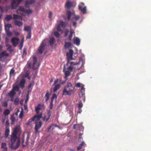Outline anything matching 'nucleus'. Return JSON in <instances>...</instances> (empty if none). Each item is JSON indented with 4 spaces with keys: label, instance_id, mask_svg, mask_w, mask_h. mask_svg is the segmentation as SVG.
Listing matches in <instances>:
<instances>
[{
    "label": "nucleus",
    "instance_id": "nucleus-1",
    "mask_svg": "<svg viewBox=\"0 0 151 151\" xmlns=\"http://www.w3.org/2000/svg\"><path fill=\"white\" fill-rule=\"evenodd\" d=\"M10 141L11 143V148L15 150L17 149L20 145V140L17 138V136L11 135Z\"/></svg>",
    "mask_w": 151,
    "mask_h": 151
},
{
    "label": "nucleus",
    "instance_id": "nucleus-2",
    "mask_svg": "<svg viewBox=\"0 0 151 151\" xmlns=\"http://www.w3.org/2000/svg\"><path fill=\"white\" fill-rule=\"evenodd\" d=\"M74 89V88L71 83H67L66 86L64 88L62 95L70 96L73 92Z\"/></svg>",
    "mask_w": 151,
    "mask_h": 151
},
{
    "label": "nucleus",
    "instance_id": "nucleus-3",
    "mask_svg": "<svg viewBox=\"0 0 151 151\" xmlns=\"http://www.w3.org/2000/svg\"><path fill=\"white\" fill-rule=\"evenodd\" d=\"M51 112L50 110H48L46 114H44V116L42 117V120L45 122L48 121L51 116Z\"/></svg>",
    "mask_w": 151,
    "mask_h": 151
},
{
    "label": "nucleus",
    "instance_id": "nucleus-4",
    "mask_svg": "<svg viewBox=\"0 0 151 151\" xmlns=\"http://www.w3.org/2000/svg\"><path fill=\"white\" fill-rule=\"evenodd\" d=\"M46 44L44 40H43L40 43V45L38 49V53L40 54H42L44 50V47Z\"/></svg>",
    "mask_w": 151,
    "mask_h": 151
},
{
    "label": "nucleus",
    "instance_id": "nucleus-5",
    "mask_svg": "<svg viewBox=\"0 0 151 151\" xmlns=\"http://www.w3.org/2000/svg\"><path fill=\"white\" fill-rule=\"evenodd\" d=\"M21 133V128L19 126H16L14 128L11 135L17 136V134H20Z\"/></svg>",
    "mask_w": 151,
    "mask_h": 151
},
{
    "label": "nucleus",
    "instance_id": "nucleus-6",
    "mask_svg": "<svg viewBox=\"0 0 151 151\" xmlns=\"http://www.w3.org/2000/svg\"><path fill=\"white\" fill-rule=\"evenodd\" d=\"M73 51L72 49H70L68 52L67 53L66 56L68 57L67 63L66 65H67L69 63V60H72L73 59Z\"/></svg>",
    "mask_w": 151,
    "mask_h": 151
},
{
    "label": "nucleus",
    "instance_id": "nucleus-7",
    "mask_svg": "<svg viewBox=\"0 0 151 151\" xmlns=\"http://www.w3.org/2000/svg\"><path fill=\"white\" fill-rule=\"evenodd\" d=\"M42 125V123L41 121H36L35 126V133H37L38 132V129L41 127Z\"/></svg>",
    "mask_w": 151,
    "mask_h": 151
},
{
    "label": "nucleus",
    "instance_id": "nucleus-8",
    "mask_svg": "<svg viewBox=\"0 0 151 151\" xmlns=\"http://www.w3.org/2000/svg\"><path fill=\"white\" fill-rule=\"evenodd\" d=\"M19 39L16 37H14L12 38L11 42L14 47H16L19 42Z\"/></svg>",
    "mask_w": 151,
    "mask_h": 151
},
{
    "label": "nucleus",
    "instance_id": "nucleus-9",
    "mask_svg": "<svg viewBox=\"0 0 151 151\" xmlns=\"http://www.w3.org/2000/svg\"><path fill=\"white\" fill-rule=\"evenodd\" d=\"M30 138V135H29L28 133H27V135L26 139V141L25 142V144H24V143L25 140V137L24 135L22 139V144L23 147H24L26 145H27L28 144V141Z\"/></svg>",
    "mask_w": 151,
    "mask_h": 151
},
{
    "label": "nucleus",
    "instance_id": "nucleus-10",
    "mask_svg": "<svg viewBox=\"0 0 151 151\" xmlns=\"http://www.w3.org/2000/svg\"><path fill=\"white\" fill-rule=\"evenodd\" d=\"M75 6L74 3L73 2H70L69 0H67L65 4V7L68 9H69Z\"/></svg>",
    "mask_w": 151,
    "mask_h": 151
},
{
    "label": "nucleus",
    "instance_id": "nucleus-11",
    "mask_svg": "<svg viewBox=\"0 0 151 151\" xmlns=\"http://www.w3.org/2000/svg\"><path fill=\"white\" fill-rule=\"evenodd\" d=\"M42 113H40V114H37V115H35L31 119L32 121H34L35 119H37L36 121H39L40 119L42 117Z\"/></svg>",
    "mask_w": 151,
    "mask_h": 151
},
{
    "label": "nucleus",
    "instance_id": "nucleus-12",
    "mask_svg": "<svg viewBox=\"0 0 151 151\" xmlns=\"http://www.w3.org/2000/svg\"><path fill=\"white\" fill-rule=\"evenodd\" d=\"M26 80L23 78H22L19 84V86L22 88L23 89L25 87L26 83Z\"/></svg>",
    "mask_w": 151,
    "mask_h": 151
},
{
    "label": "nucleus",
    "instance_id": "nucleus-13",
    "mask_svg": "<svg viewBox=\"0 0 151 151\" xmlns=\"http://www.w3.org/2000/svg\"><path fill=\"white\" fill-rule=\"evenodd\" d=\"M12 8V9H16L19 4L17 1L13 0L11 2Z\"/></svg>",
    "mask_w": 151,
    "mask_h": 151
},
{
    "label": "nucleus",
    "instance_id": "nucleus-14",
    "mask_svg": "<svg viewBox=\"0 0 151 151\" xmlns=\"http://www.w3.org/2000/svg\"><path fill=\"white\" fill-rule=\"evenodd\" d=\"M25 10L26 9L24 7L20 6L18 9L17 10V12L18 14H23L25 13Z\"/></svg>",
    "mask_w": 151,
    "mask_h": 151
},
{
    "label": "nucleus",
    "instance_id": "nucleus-15",
    "mask_svg": "<svg viewBox=\"0 0 151 151\" xmlns=\"http://www.w3.org/2000/svg\"><path fill=\"white\" fill-rule=\"evenodd\" d=\"M75 12L73 11L72 12L70 10H68L66 12V15L67 16V19L68 20H69L70 19V17L72 14H74Z\"/></svg>",
    "mask_w": 151,
    "mask_h": 151
},
{
    "label": "nucleus",
    "instance_id": "nucleus-16",
    "mask_svg": "<svg viewBox=\"0 0 151 151\" xmlns=\"http://www.w3.org/2000/svg\"><path fill=\"white\" fill-rule=\"evenodd\" d=\"M65 65H64V68L63 69V72H65V76H64V78L66 80L67 79V77L68 76H70V72L69 71H65Z\"/></svg>",
    "mask_w": 151,
    "mask_h": 151
},
{
    "label": "nucleus",
    "instance_id": "nucleus-17",
    "mask_svg": "<svg viewBox=\"0 0 151 151\" xmlns=\"http://www.w3.org/2000/svg\"><path fill=\"white\" fill-rule=\"evenodd\" d=\"M82 90H84V88L83 87H81V91H80L79 92V94L80 98H81V97H83V101H84L85 100V97L84 96V95L82 91Z\"/></svg>",
    "mask_w": 151,
    "mask_h": 151
},
{
    "label": "nucleus",
    "instance_id": "nucleus-18",
    "mask_svg": "<svg viewBox=\"0 0 151 151\" xmlns=\"http://www.w3.org/2000/svg\"><path fill=\"white\" fill-rule=\"evenodd\" d=\"M30 73L29 71L27 70L23 76V77L27 78L28 80H30L31 79V77L29 76Z\"/></svg>",
    "mask_w": 151,
    "mask_h": 151
},
{
    "label": "nucleus",
    "instance_id": "nucleus-19",
    "mask_svg": "<svg viewBox=\"0 0 151 151\" xmlns=\"http://www.w3.org/2000/svg\"><path fill=\"white\" fill-rule=\"evenodd\" d=\"M14 23L16 26L19 27H21L23 24V23L22 22L17 20L14 21Z\"/></svg>",
    "mask_w": 151,
    "mask_h": 151
},
{
    "label": "nucleus",
    "instance_id": "nucleus-20",
    "mask_svg": "<svg viewBox=\"0 0 151 151\" xmlns=\"http://www.w3.org/2000/svg\"><path fill=\"white\" fill-rule=\"evenodd\" d=\"M44 106V104L41 105L40 104H38L37 106L35 108V111L37 114H38L41 107Z\"/></svg>",
    "mask_w": 151,
    "mask_h": 151
},
{
    "label": "nucleus",
    "instance_id": "nucleus-21",
    "mask_svg": "<svg viewBox=\"0 0 151 151\" xmlns=\"http://www.w3.org/2000/svg\"><path fill=\"white\" fill-rule=\"evenodd\" d=\"M80 39L77 37L73 38V43L77 45H79L80 44Z\"/></svg>",
    "mask_w": 151,
    "mask_h": 151
},
{
    "label": "nucleus",
    "instance_id": "nucleus-22",
    "mask_svg": "<svg viewBox=\"0 0 151 151\" xmlns=\"http://www.w3.org/2000/svg\"><path fill=\"white\" fill-rule=\"evenodd\" d=\"M55 39L54 37H52L50 39L49 43L51 46H53L54 43L55 42Z\"/></svg>",
    "mask_w": 151,
    "mask_h": 151
},
{
    "label": "nucleus",
    "instance_id": "nucleus-23",
    "mask_svg": "<svg viewBox=\"0 0 151 151\" xmlns=\"http://www.w3.org/2000/svg\"><path fill=\"white\" fill-rule=\"evenodd\" d=\"M33 63L32 65V68L34 70L36 69V68L35 67V65L37 62V59L36 57L35 56H33Z\"/></svg>",
    "mask_w": 151,
    "mask_h": 151
},
{
    "label": "nucleus",
    "instance_id": "nucleus-24",
    "mask_svg": "<svg viewBox=\"0 0 151 151\" xmlns=\"http://www.w3.org/2000/svg\"><path fill=\"white\" fill-rule=\"evenodd\" d=\"M22 17L21 16H19L16 14H13V19L16 20L17 19H19L22 20Z\"/></svg>",
    "mask_w": 151,
    "mask_h": 151
},
{
    "label": "nucleus",
    "instance_id": "nucleus-25",
    "mask_svg": "<svg viewBox=\"0 0 151 151\" xmlns=\"http://www.w3.org/2000/svg\"><path fill=\"white\" fill-rule=\"evenodd\" d=\"M10 130L9 128H6L5 129L4 133V137L7 138L9 135Z\"/></svg>",
    "mask_w": 151,
    "mask_h": 151
},
{
    "label": "nucleus",
    "instance_id": "nucleus-26",
    "mask_svg": "<svg viewBox=\"0 0 151 151\" xmlns=\"http://www.w3.org/2000/svg\"><path fill=\"white\" fill-rule=\"evenodd\" d=\"M60 87V85L59 84H58L55 86L54 87L53 91V92H55L57 91L59 89Z\"/></svg>",
    "mask_w": 151,
    "mask_h": 151
},
{
    "label": "nucleus",
    "instance_id": "nucleus-27",
    "mask_svg": "<svg viewBox=\"0 0 151 151\" xmlns=\"http://www.w3.org/2000/svg\"><path fill=\"white\" fill-rule=\"evenodd\" d=\"M5 30L6 32L9 31L10 28L12 27L11 24H9L5 25Z\"/></svg>",
    "mask_w": 151,
    "mask_h": 151
},
{
    "label": "nucleus",
    "instance_id": "nucleus-28",
    "mask_svg": "<svg viewBox=\"0 0 151 151\" xmlns=\"http://www.w3.org/2000/svg\"><path fill=\"white\" fill-rule=\"evenodd\" d=\"M72 45L71 43L70 42H65V44L64 45L65 48V49H67L70 47Z\"/></svg>",
    "mask_w": 151,
    "mask_h": 151
},
{
    "label": "nucleus",
    "instance_id": "nucleus-29",
    "mask_svg": "<svg viewBox=\"0 0 151 151\" xmlns=\"http://www.w3.org/2000/svg\"><path fill=\"white\" fill-rule=\"evenodd\" d=\"M74 33V32L73 30L71 29L70 31V35L68 36V39L69 40L71 41L72 40V38L73 35V34Z\"/></svg>",
    "mask_w": 151,
    "mask_h": 151
},
{
    "label": "nucleus",
    "instance_id": "nucleus-30",
    "mask_svg": "<svg viewBox=\"0 0 151 151\" xmlns=\"http://www.w3.org/2000/svg\"><path fill=\"white\" fill-rule=\"evenodd\" d=\"M79 9L81 11L83 12V14H85L86 13V7L85 6L82 8L81 6H79Z\"/></svg>",
    "mask_w": 151,
    "mask_h": 151
},
{
    "label": "nucleus",
    "instance_id": "nucleus-31",
    "mask_svg": "<svg viewBox=\"0 0 151 151\" xmlns=\"http://www.w3.org/2000/svg\"><path fill=\"white\" fill-rule=\"evenodd\" d=\"M10 120L11 121V124H14V123L15 122V118L14 116V114H13L12 115L10 118Z\"/></svg>",
    "mask_w": 151,
    "mask_h": 151
},
{
    "label": "nucleus",
    "instance_id": "nucleus-32",
    "mask_svg": "<svg viewBox=\"0 0 151 151\" xmlns=\"http://www.w3.org/2000/svg\"><path fill=\"white\" fill-rule=\"evenodd\" d=\"M16 92L13 90H12L8 93V95L10 96H14L15 95Z\"/></svg>",
    "mask_w": 151,
    "mask_h": 151
},
{
    "label": "nucleus",
    "instance_id": "nucleus-33",
    "mask_svg": "<svg viewBox=\"0 0 151 151\" xmlns=\"http://www.w3.org/2000/svg\"><path fill=\"white\" fill-rule=\"evenodd\" d=\"M60 24L63 29H65L66 26V24L62 21H60Z\"/></svg>",
    "mask_w": 151,
    "mask_h": 151
},
{
    "label": "nucleus",
    "instance_id": "nucleus-34",
    "mask_svg": "<svg viewBox=\"0 0 151 151\" xmlns=\"http://www.w3.org/2000/svg\"><path fill=\"white\" fill-rule=\"evenodd\" d=\"M16 74L15 70L14 68H12L10 70L9 73L10 77H11L12 75H15Z\"/></svg>",
    "mask_w": 151,
    "mask_h": 151
},
{
    "label": "nucleus",
    "instance_id": "nucleus-35",
    "mask_svg": "<svg viewBox=\"0 0 151 151\" xmlns=\"http://www.w3.org/2000/svg\"><path fill=\"white\" fill-rule=\"evenodd\" d=\"M49 95H50L49 94V91H47L46 92L45 96V101L46 102H47L48 99H49Z\"/></svg>",
    "mask_w": 151,
    "mask_h": 151
},
{
    "label": "nucleus",
    "instance_id": "nucleus-36",
    "mask_svg": "<svg viewBox=\"0 0 151 151\" xmlns=\"http://www.w3.org/2000/svg\"><path fill=\"white\" fill-rule=\"evenodd\" d=\"M12 18V16L10 14L6 15L5 17V19L7 21H9V20L11 19Z\"/></svg>",
    "mask_w": 151,
    "mask_h": 151
},
{
    "label": "nucleus",
    "instance_id": "nucleus-37",
    "mask_svg": "<svg viewBox=\"0 0 151 151\" xmlns=\"http://www.w3.org/2000/svg\"><path fill=\"white\" fill-rule=\"evenodd\" d=\"M10 111L9 109H6L4 110V114L6 115L7 116L10 113Z\"/></svg>",
    "mask_w": 151,
    "mask_h": 151
},
{
    "label": "nucleus",
    "instance_id": "nucleus-38",
    "mask_svg": "<svg viewBox=\"0 0 151 151\" xmlns=\"http://www.w3.org/2000/svg\"><path fill=\"white\" fill-rule=\"evenodd\" d=\"M24 30L27 32H28L30 30L31 31V27L28 26H24Z\"/></svg>",
    "mask_w": 151,
    "mask_h": 151
},
{
    "label": "nucleus",
    "instance_id": "nucleus-39",
    "mask_svg": "<svg viewBox=\"0 0 151 151\" xmlns=\"http://www.w3.org/2000/svg\"><path fill=\"white\" fill-rule=\"evenodd\" d=\"M84 142L82 141L81 143L77 147V150L78 151L81 149L82 147L83 146V145Z\"/></svg>",
    "mask_w": 151,
    "mask_h": 151
},
{
    "label": "nucleus",
    "instance_id": "nucleus-40",
    "mask_svg": "<svg viewBox=\"0 0 151 151\" xmlns=\"http://www.w3.org/2000/svg\"><path fill=\"white\" fill-rule=\"evenodd\" d=\"M12 90L16 91H18L19 90V88L17 85H15V86H13L12 89Z\"/></svg>",
    "mask_w": 151,
    "mask_h": 151
},
{
    "label": "nucleus",
    "instance_id": "nucleus-41",
    "mask_svg": "<svg viewBox=\"0 0 151 151\" xmlns=\"http://www.w3.org/2000/svg\"><path fill=\"white\" fill-rule=\"evenodd\" d=\"M1 55L4 56H8L9 55V53L7 52L6 51H4L1 52Z\"/></svg>",
    "mask_w": 151,
    "mask_h": 151
},
{
    "label": "nucleus",
    "instance_id": "nucleus-42",
    "mask_svg": "<svg viewBox=\"0 0 151 151\" xmlns=\"http://www.w3.org/2000/svg\"><path fill=\"white\" fill-rule=\"evenodd\" d=\"M24 116V111L22 108L21 109V110L20 111V113L19 115V117L20 118H22Z\"/></svg>",
    "mask_w": 151,
    "mask_h": 151
},
{
    "label": "nucleus",
    "instance_id": "nucleus-43",
    "mask_svg": "<svg viewBox=\"0 0 151 151\" xmlns=\"http://www.w3.org/2000/svg\"><path fill=\"white\" fill-rule=\"evenodd\" d=\"M0 59L2 62H5L6 60V58L5 56L1 55L0 56Z\"/></svg>",
    "mask_w": 151,
    "mask_h": 151
},
{
    "label": "nucleus",
    "instance_id": "nucleus-44",
    "mask_svg": "<svg viewBox=\"0 0 151 151\" xmlns=\"http://www.w3.org/2000/svg\"><path fill=\"white\" fill-rule=\"evenodd\" d=\"M19 98H17L15 99L14 100V104L16 105H18L19 104Z\"/></svg>",
    "mask_w": 151,
    "mask_h": 151
},
{
    "label": "nucleus",
    "instance_id": "nucleus-45",
    "mask_svg": "<svg viewBox=\"0 0 151 151\" xmlns=\"http://www.w3.org/2000/svg\"><path fill=\"white\" fill-rule=\"evenodd\" d=\"M1 147L4 148V149H7V148L6 147V144L5 143H2L1 145Z\"/></svg>",
    "mask_w": 151,
    "mask_h": 151
},
{
    "label": "nucleus",
    "instance_id": "nucleus-46",
    "mask_svg": "<svg viewBox=\"0 0 151 151\" xmlns=\"http://www.w3.org/2000/svg\"><path fill=\"white\" fill-rule=\"evenodd\" d=\"M54 35L56 37L58 38L60 37V34L57 31L55 32H54Z\"/></svg>",
    "mask_w": 151,
    "mask_h": 151
},
{
    "label": "nucleus",
    "instance_id": "nucleus-47",
    "mask_svg": "<svg viewBox=\"0 0 151 151\" xmlns=\"http://www.w3.org/2000/svg\"><path fill=\"white\" fill-rule=\"evenodd\" d=\"M54 126L55 127H58L59 129H60V130H61V129H63V128L62 127H60L59 126H58L55 124H52V125L51 126Z\"/></svg>",
    "mask_w": 151,
    "mask_h": 151
},
{
    "label": "nucleus",
    "instance_id": "nucleus-48",
    "mask_svg": "<svg viewBox=\"0 0 151 151\" xmlns=\"http://www.w3.org/2000/svg\"><path fill=\"white\" fill-rule=\"evenodd\" d=\"M31 31L30 30L29 31V33H28L27 36L26 37L27 39H29L31 38Z\"/></svg>",
    "mask_w": 151,
    "mask_h": 151
},
{
    "label": "nucleus",
    "instance_id": "nucleus-49",
    "mask_svg": "<svg viewBox=\"0 0 151 151\" xmlns=\"http://www.w3.org/2000/svg\"><path fill=\"white\" fill-rule=\"evenodd\" d=\"M2 104L3 106L4 107H6L8 106V102L6 101L2 102Z\"/></svg>",
    "mask_w": 151,
    "mask_h": 151
},
{
    "label": "nucleus",
    "instance_id": "nucleus-50",
    "mask_svg": "<svg viewBox=\"0 0 151 151\" xmlns=\"http://www.w3.org/2000/svg\"><path fill=\"white\" fill-rule=\"evenodd\" d=\"M61 26H60V24H58V26L57 27V28H56L57 30L58 31H60V32H61L62 31V29L61 28Z\"/></svg>",
    "mask_w": 151,
    "mask_h": 151
},
{
    "label": "nucleus",
    "instance_id": "nucleus-51",
    "mask_svg": "<svg viewBox=\"0 0 151 151\" xmlns=\"http://www.w3.org/2000/svg\"><path fill=\"white\" fill-rule=\"evenodd\" d=\"M67 69L68 71L70 72H72L73 71V67L72 65H70L68 68Z\"/></svg>",
    "mask_w": 151,
    "mask_h": 151
},
{
    "label": "nucleus",
    "instance_id": "nucleus-52",
    "mask_svg": "<svg viewBox=\"0 0 151 151\" xmlns=\"http://www.w3.org/2000/svg\"><path fill=\"white\" fill-rule=\"evenodd\" d=\"M3 12V9L2 7H0V19H1L2 17V13Z\"/></svg>",
    "mask_w": 151,
    "mask_h": 151
},
{
    "label": "nucleus",
    "instance_id": "nucleus-53",
    "mask_svg": "<svg viewBox=\"0 0 151 151\" xmlns=\"http://www.w3.org/2000/svg\"><path fill=\"white\" fill-rule=\"evenodd\" d=\"M83 106V104L81 101H79L78 104V107L81 108Z\"/></svg>",
    "mask_w": 151,
    "mask_h": 151
},
{
    "label": "nucleus",
    "instance_id": "nucleus-54",
    "mask_svg": "<svg viewBox=\"0 0 151 151\" xmlns=\"http://www.w3.org/2000/svg\"><path fill=\"white\" fill-rule=\"evenodd\" d=\"M69 31L67 29H66L64 32V37H66L68 36Z\"/></svg>",
    "mask_w": 151,
    "mask_h": 151
},
{
    "label": "nucleus",
    "instance_id": "nucleus-55",
    "mask_svg": "<svg viewBox=\"0 0 151 151\" xmlns=\"http://www.w3.org/2000/svg\"><path fill=\"white\" fill-rule=\"evenodd\" d=\"M6 32L8 37H10L12 35V32L9 31H6Z\"/></svg>",
    "mask_w": 151,
    "mask_h": 151
},
{
    "label": "nucleus",
    "instance_id": "nucleus-56",
    "mask_svg": "<svg viewBox=\"0 0 151 151\" xmlns=\"http://www.w3.org/2000/svg\"><path fill=\"white\" fill-rule=\"evenodd\" d=\"M60 83L62 84H64L65 83L66 81L67 80H66V79H65V80L64 81H62L61 79V78H60Z\"/></svg>",
    "mask_w": 151,
    "mask_h": 151
},
{
    "label": "nucleus",
    "instance_id": "nucleus-57",
    "mask_svg": "<svg viewBox=\"0 0 151 151\" xmlns=\"http://www.w3.org/2000/svg\"><path fill=\"white\" fill-rule=\"evenodd\" d=\"M32 12V11L31 10V9H28V10L26 9L24 13H27L28 14H30Z\"/></svg>",
    "mask_w": 151,
    "mask_h": 151
},
{
    "label": "nucleus",
    "instance_id": "nucleus-58",
    "mask_svg": "<svg viewBox=\"0 0 151 151\" xmlns=\"http://www.w3.org/2000/svg\"><path fill=\"white\" fill-rule=\"evenodd\" d=\"M52 124H51L50 126V127L48 128V131H49L50 130L51 128L52 129V131H53V129H54L55 128V127L54 126H52Z\"/></svg>",
    "mask_w": 151,
    "mask_h": 151
},
{
    "label": "nucleus",
    "instance_id": "nucleus-59",
    "mask_svg": "<svg viewBox=\"0 0 151 151\" xmlns=\"http://www.w3.org/2000/svg\"><path fill=\"white\" fill-rule=\"evenodd\" d=\"M30 4L29 2V1L27 0L25 2V5L26 7H27Z\"/></svg>",
    "mask_w": 151,
    "mask_h": 151
},
{
    "label": "nucleus",
    "instance_id": "nucleus-60",
    "mask_svg": "<svg viewBox=\"0 0 151 151\" xmlns=\"http://www.w3.org/2000/svg\"><path fill=\"white\" fill-rule=\"evenodd\" d=\"M53 105V102H50V109H52Z\"/></svg>",
    "mask_w": 151,
    "mask_h": 151
},
{
    "label": "nucleus",
    "instance_id": "nucleus-61",
    "mask_svg": "<svg viewBox=\"0 0 151 151\" xmlns=\"http://www.w3.org/2000/svg\"><path fill=\"white\" fill-rule=\"evenodd\" d=\"M29 95L28 94H27L26 95V99L25 101V103H27V102L28 101L29 99Z\"/></svg>",
    "mask_w": 151,
    "mask_h": 151
},
{
    "label": "nucleus",
    "instance_id": "nucleus-62",
    "mask_svg": "<svg viewBox=\"0 0 151 151\" xmlns=\"http://www.w3.org/2000/svg\"><path fill=\"white\" fill-rule=\"evenodd\" d=\"M26 54H27L26 49V48H24L23 49V55H26Z\"/></svg>",
    "mask_w": 151,
    "mask_h": 151
},
{
    "label": "nucleus",
    "instance_id": "nucleus-63",
    "mask_svg": "<svg viewBox=\"0 0 151 151\" xmlns=\"http://www.w3.org/2000/svg\"><path fill=\"white\" fill-rule=\"evenodd\" d=\"M9 120H7L6 122L5 126L6 127H7L9 125Z\"/></svg>",
    "mask_w": 151,
    "mask_h": 151
},
{
    "label": "nucleus",
    "instance_id": "nucleus-64",
    "mask_svg": "<svg viewBox=\"0 0 151 151\" xmlns=\"http://www.w3.org/2000/svg\"><path fill=\"white\" fill-rule=\"evenodd\" d=\"M80 18V17L79 16H76L75 15V17L74 18V19L76 20H77L79 19Z\"/></svg>",
    "mask_w": 151,
    "mask_h": 151
}]
</instances>
